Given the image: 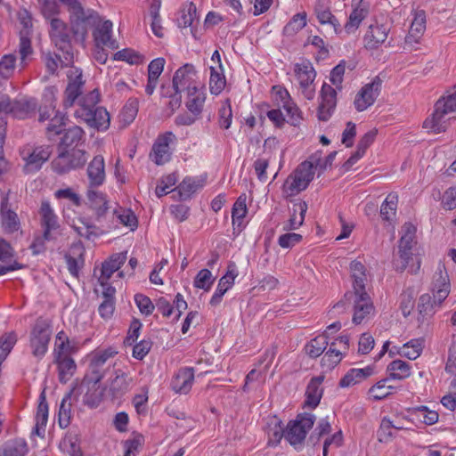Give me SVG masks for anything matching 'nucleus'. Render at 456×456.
I'll return each mask as SVG.
<instances>
[{"label": "nucleus", "mask_w": 456, "mask_h": 456, "mask_svg": "<svg viewBox=\"0 0 456 456\" xmlns=\"http://www.w3.org/2000/svg\"><path fill=\"white\" fill-rule=\"evenodd\" d=\"M49 36L54 45L64 54L67 62L73 61V52L68 25L60 18L48 20Z\"/></svg>", "instance_id": "nucleus-5"}, {"label": "nucleus", "mask_w": 456, "mask_h": 456, "mask_svg": "<svg viewBox=\"0 0 456 456\" xmlns=\"http://www.w3.org/2000/svg\"><path fill=\"white\" fill-rule=\"evenodd\" d=\"M187 100L185 105L193 116H200L206 101L204 86L199 85L194 90L186 92Z\"/></svg>", "instance_id": "nucleus-30"}, {"label": "nucleus", "mask_w": 456, "mask_h": 456, "mask_svg": "<svg viewBox=\"0 0 456 456\" xmlns=\"http://www.w3.org/2000/svg\"><path fill=\"white\" fill-rule=\"evenodd\" d=\"M381 80L378 77L366 84L355 95L354 104L358 111H363L371 106L379 94Z\"/></svg>", "instance_id": "nucleus-14"}, {"label": "nucleus", "mask_w": 456, "mask_h": 456, "mask_svg": "<svg viewBox=\"0 0 456 456\" xmlns=\"http://www.w3.org/2000/svg\"><path fill=\"white\" fill-rule=\"evenodd\" d=\"M144 438L142 435H134L132 438L124 442L123 456H136L140 447L142 445Z\"/></svg>", "instance_id": "nucleus-60"}, {"label": "nucleus", "mask_w": 456, "mask_h": 456, "mask_svg": "<svg viewBox=\"0 0 456 456\" xmlns=\"http://www.w3.org/2000/svg\"><path fill=\"white\" fill-rule=\"evenodd\" d=\"M65 116L60 112H56L53 118H50V123L46 127V134L49 139L52 136L59 134L61 132L62 126H64Z\"/></svg>", "instance_id": "nucleus-62"}, {"label": "nucleus", "mask_w": 456, "mask_h": 456, "mask_svg": "<svg viewBox=\"0 0 456 456\" xmlns=\"http://www.w3.org/2000/svg\"><path fill=\"white\" fill-rule=\"evenodd\" d=\"M314 420V416L310 413L298 414L295 419L289 422L285 438L294 446L300 444L313 428Z\"/></svg>", "instance_id": "nucleus-6"}, {"label": "nucleus", "mask_w": 456, "mask_h": 456, "mask_svg": "<svg viewBox=\"0 0 456 456\" xmlns=\"http://www.w3.org/2000/svg\"><path fill=\"white\" fill-rule=\"evenodd\" d=\"M86 197L89 208L94 212L95 219L98 222L106 220L110 211L105 195L94 189H88Z\"/></svg>", "instance_id": "nucleus-20"}, {"label": "nucleus", "mask_w": 456, "mask_h": 456, "mask_svg": "<svg viewBox=\"0 0 456 456\" xmlns=\"http://www.w3.org/2000/svg\"><path fill=\"white\" fill-rule=\"evenodd\" d=\"M104 372L102 367L94 366L93 362H89L88 372L80 384L78 389L95 387L103 379Z\"/></svg>", "instance_id": "nucleus-45"}, {"label": "nucleus", "mask_w": 456, "mask_h": 456, "mask_svg": "<svg viewBox=\"0 0 456 456\" xmlns=\"http://www.w3.org/2000/svg\"><path fill=\"white\" fill-rule=\"evenodd\" d=\"M426 31V14L424 11H416L411 21L408 35L405 37V44L413 46L419 44Z\"/></svg>", "instance_id": "nucleus-23"}, {"label": "nucleus", "mask_w": 456, "mask_h": 456, "mask_svg": "<svg viewBox=\"0 0 456 456\" xmlns=\"http://www.w3.org/2000/svg\"><path fill=\"white\" fill-rule=\"evenodd\" d=\"M387 371L394 379H403L411 375V365L402 360H395L387 366Z\"/></svg>", "instance_id": "nucleus-49"}, {"label": "nucleus", "mask_w": 456, "mask_h": 456, "mask_svg": "<svg viewBox=\"0 0 456 456\" xmlns=\"http://www.w3.org/2000/svg\"><path fill=\"white\" fill-rule=\"evenodd\" d=\"M388 32L389 28L386 25H370L363 37L364 47L368 50L378 49L386 42Z\"/></svg>", "instance_id": "nucleus-21"}, {"label": "nucleus", "mask_w": 456, "mask_h": 456, "mask_svg": "<svg viewBox=\"0 0 456 456\" xmlns=\"http://www.w3.org/2000/svg\"><path fill=\"white\" fill-rule=\"evenodd\" d=\"M294 72L298 81L302 94L307 100H313L315 96L314 81L316 72L310 61H305L295 64Z\"/></svg>", "instance_id": "nucleus-9"}, {"label": "nucleus", "mask_w": 456, "mask_h": 456, "mask_svg": "<svg viewBox=\"0 0 456 456\" xmlns=\"http://www.w3.org/2000/svg\"><path fill=\"white\" fill-rule=\"evenodd\" d=\"M398 196L396 193H389L380 207V216L383 220L392 222L396 216Z\"/></svg>", "instance_id": "nucleus-46"}, {"label": "nucleus", "mask_w": 456, "mask_h": 456, "mask_svg": "<svg viewBox=\"0 0 456 456\" xmlns=\"http://www.w3.org/2000/svg\"><path fill=\"white\" fill-rule=\"evenodd\" d=\"M416 231L417 229L412 224H404L401 230L402 235L399 240V246H401V248H409L412 249V247L415 244Z\"/></svg>", "instance_id": "nucleus-55"}, {"label": "nucleus", "mask_w": 456, "mask_h": 456, "mask_svg": "<svg viewBox=\"0 0 456 456\" xmlns=\"http://www.w3.org/2000/svg\"><path fill=\"white\" fill-rule=\"evenodd\" d=\"M28 452V446L23 438L9 440L0 447V456H26Z\"/></svg>", "instance_id": "nucleus-35"}, {"label": "nucleus", "mask_w": 456, "mask_h": 456, "mask_svg": "<svg viewBox=\"0 0 456 456\" xmlns=\"http://www.w3.org/2000/svg\"><path fill=\"white\" fill-rule=\"evenodd\" d=\"M49 405L46 401H40L36 414V424L32 434L43 437L48 420Z\"/></svg>", "instance_id": "nucleus-42"}, {"label": "nucleus", "mask_w": 456, "mask_h": 456, "mask_svg": "<svg viewBox=\"0 0 456 456\" xmlns=\"http://www.w3.org/2000/svg\"><path fill=\"white\" fill-rule=\"evenodd\" d=\"M39 214L41 224L45 231V238L53 240V232L59 228L58 216L55 214L48 200H43L40 206Z\"/></svg>", "instance_id": "nucleus-19"}, {"label": "nucleus", "mask_w": 456, "mask_h": 456, "mask_svg": "<svg viewBox=\"0 0 456 456\" xmlns=\"http://www.w3.org/2000/svg\"><path fill=\"white\" fill-rule=\"evenodd\" d=\"M176 140L172 132H166L159 134L153 144L151 158L157 165H163L169 161L171 157L170 143Z\"/></svg>", "instance_id": "nucleus-15"}, {"label": "nucleus", "mask_w": 456, "mask_h": 456, "mask_svg": "<svg viewBox=\"0 0 456 456\" xmlns=\"http://www.w3.org/2000/svg\"><path fill=\"white\" fill-rule=\"evenodd\" d=\"M58 363L59 378L61 382L68 381L76 370V363L72 358H55Z\"/></svg>", "instance_id": "nucleus-52"}, {"label": "nucleus", "mask_w": 456, "mask_h": 456, "mask_svg": "<svg viewBox=\"0 0 456 456\" xmlns=\"http://www.w3.org/2000/svg\"><path fill=\"white\" fill-rule=\"evenodd\" d=\"M40 12L46 20L58 18L60 8L55 0H37Z\"/></svg>", "instance_id": "nucleus-56"}, {"label": "nucleus", "mask_w": 456, "mask_h": 456, "mask_svg": "<svg viewBox=\"0 0 456 456\" xmlns=\"http://www.w3.org/2000/svg\"><path fill=\"white\" fill-rule=\"evenodd\" d=\"M176 183V176L175 174H169L163 176L156 186L155 193L158 198L167 195L172 191V187Z\"/></svg>", "instance_id": "nucleus-58"}, {"label": "nucleus", "mask_w": 456, "mask_h": 456, "mask_svg": "<svg viewBox=\"0 0 456 456\" xmlns=\"http://www.w3.org/2000/svg\"><path fill=\"white\" fill-rule=\"evenodd\" d=\"M373 374V369L370 366L361 369H351L339 381L341 387H350L365 380Z\"/></svg>", "instance_id": "nucleus-33"}, {"label": "nucleus", "mask_w": 456, "mask_h": 456, "mask_svg": "<svg viewBox=\"0 0 456 456\" xmlns=\"http://www.w3.org/2000/svg\"><path fill=\"white\" fill-rule=\"evenodd\" d=\"M337 106V91L330 85L324 83L320 92V102L317 110L318 119L328 121Z\"/></svg>", "instance_id": "nucleus-12"}, {"label": "nucleus", "mask_w": 456, "mask_h": 456, "mask_svg": "<svg viewBox=\"0 0 456 456\" xmlns=\"http://www.w3.org/2000/svg\"><path fill=\"white\" fill-rule=\"evenodd\" d=\"M2 226L7 233H12L20 229V220L17 214L10 208L7 197L0 205Z\"/></svg>", "instance_id": "nucleus-28"}, {"label": "nucleus", "mask_w": 456, "mask_h": 456, "mask_svg": "<svg viewBox=\"0 0 456 456\" xmlns=\"http://www.w3.org/2000/svg\"><path fill=\"white\" fill-rule=\"evenodd\" d=\"M451 290L449 275L444 266L439 265L433 275L432 294L434 302L441 305L448 297Z\"/></svg>", "instance_id": "nucleus-16"}, {"label": "nucleus", "mask_w": 456, "mask_h": 456, "mask_svg": "<svg viewBox=\"0 0 456 456\" xmlns=\"http://www.w3.org/2000/svg\"><path fill=\"white\" fill-rule=\"evenodd\" d=\"M199 85L200 83L197 81L195 68L191 64H185L175 72L172 80V90L186 93L194 90Z\"/></svg>", "instance_id": "nucleus-10"}, {"label": "nucleus", "mask_w": 456, "mask_h": 456, "mask_svg": "<svg viewBox=\"0 0 456 456\" xmlns=\"http://www.w3.org/2000/svg\"><path fill=\"white\" fill-rule=\"evenodd\" d=\"M67 77L69 83L64 93L63 100V105L66 109L74 105L76 100L82 94V89L85 85L82 71L76 67H71L68 70Z\"/></svg>", "instance_id": "nucleus-11"}, {"label": "nucleus", "mask_w": 456, "mask_h": 456, "mask_svg": "<svg viewBox=\"0 0 456 456\" xmlns=\"http://www.w3.org/2000/svg\"><path fill=\"white\" fill-rule=\"evenodd\" d=\"M84 136V131L81 127L77 126H74L66 130L63 136L61 137V141L59 144V147L64 148L70 146H77L78 142L82 140Z\"/></svg>", "instance_id": "nucleus-48"}, {"label": "nucleus", "mask_w": 456, "mask_h": 456, "mask_svg": "<svg viewBox=\"0 0 456 456\" xmlns=\"http://www.w3.org/2000/svg\"><path fill=\"white\" fill-rule=\"evenodd\" d=\"M315 14L319 22L322 25H330L335 34H341L340 23L331 12L322 4H318L315 7Z\"/></svg>", "instance_id": "nucleus-40"}, {"label": "nucleus", "mask_w": 456, "mask_h": 456, "mask_svg": "<svg viewBox=\"0 0 456 456\" xmlns=\"http://www.w3.org/2000/svg\"><path fill=\"white\" fill-rule=\"evenodd\" d=\"M203 185L204 182L201 179L186 177L175 188V190L178 191L182 200H187L198 190L201 189Z\"/></svg>", "instance_id": "nucleus-44"}, {"label": "nucleus", "mask_w": 456, "mask_h": 456, "mask_svg": "<svg viewBox=\"0 0 456 456\" xmlns=\"http://www.w3.org/2000/svg\"><path fill=\"white\" fill-rule=\"evenodd\" d=\"M130 385V379L127 375L120 370H117L114 371V377L109 380V389L112 396H121L126 390H128Z\"/></svg>", "instance_id": "nucleus-37"}, {"label": "nucleus", "mask_w": 456, "mask_h": 456, "mask_svg": "<svg viewBox=\"0 0 456 456\" xmlns=\"http://www.w3.org/2000/svg\"><path fill=\"white\" fill-rule=\"evenodd\" d=\"M75 115L97 130H107L110 126V114L104 108L97 107L92 110L77 109Z\"/></svg>", "instance_id": "nucleus-13"}, {"label": "nucleus", "mask_w": 456, "mask_h": 456, "mask_svg": "<svg viewBox=\"0 0 456 456\" xmlns=\"http://www.w3.org/2000/svg\"><path fill=\"white\" fill-rule=\"evenodd\" d=\"M325 165H322L321 154L315 153L300 163L297 167L286 178L282 185V194L285 198L297 195L305 191L314 180L315 172H323Z\"/></svg>", "instance_id": "nucleus-1"}, {"label": "nucleus", "mask_w": 456, "mask_h": 456, "mask_svg": "<svg viewBox=\"0 0 456 456\" xmlns=\"http://www.w3.org/2000/svg\"><path fill=\"white\" fill-rule=\"evenodd\" d=\"M193 380V369L183 368L180 369L173 378L171 387L175 392L186 395L191 390Z\"/></svg>", "instance_id": "nucleus-27"}, {"label": "nucleus", "mask_w": 456, "mask_h": 456, "mask_svg": "<svg viewBox=\"0 0 456 456\" xmlns=\"http://www.w3.org/2000/svg\"><path fill=\"white\" fill-rule=\"evenodd\" d=\"M89 189L102 185L105 180V164L102 156H95L87 167Z\"/></svg>", "instance_id": "nucleus-26"}, {"label": "nucleus", "mask_w": 456, "mask_h": 456, "mask_svg": "<svg viewBox=\"0 0 456 456\" xmlns=\"http://www.w3.org/2000/svg\"><path fill=\"white\" fill-rule=\"evenodd\" d=\"M52 148L49 145H26L20 150V157L24 161L23 171L33 174L41 169L50 159Z\"/></svg>", "instance_id": "nucleus-4"}, {"label": "nucleus", "mask_w": 456, "mask_h": 456, "mask_svg": "<svg viewBox=\"0 0 456 456\" xmlns=\"http://www.w3.org/2000/svg\"><path fill=\"white\" fill-rule=\"evenodd\" d=\"M112 22L110 20H102L100 17V21L94 26L93 36L95 45L98 48L108 47L112 50L117 49L118 45L115 39L111 37Z\"/></svg>", "instance_id": "nucleus-18"}, {"label": "nucleus", "mask_w": 456, "mask_h": 456, "mask_svg": "<svg viewBox=\"0 0 456 456\" xmlns=\"http://www.w3.org/2000/svg\"><path fill=\"white\" fill-rule=\"evenodd\" d=\"M450 115L446 110L438 108L436 103L432 115L424 121L423 126L433 134L445 132L453 118Z\"/></svg>", "instance_id": "nucleus-17"}, {"label": "nucleus", "mask_w": 456, "mask_h": 456, "mask_svg": "<svg viewBox=\"0 0 456 456\" xmlns=\"http://www.w3.org/2000/svg\"><path fill=\"white\" fill-rule=\"evenodd\" d=\"M198 20L199 17L197 14L196 5L191 2L184 4L179 12V17L177 18L178 26L181 28L191 27V32L192 36L196 37L193 25L195 22H198Z\"/></svg>", "instance_id": "nucleus-34"}, {"label": "nucleus", "mask_w": 456, "mask_h": 456, "mask_svg": "<svg viewBox=\"0 0 456 456\" xmlns=\"http://www.w3.org/2000/svg\"><path fill=\"white\" fill-rule=\"evenodd\" d=\"M350 272L354 293H366L365 286L368 281V275L363 264L358 260L352 261L350 264Z\"/></svg>", "instance_id": "nucleus-31"}, {"label": "nucleus", "mask_w": 456, "mask_h": 456, "mask_svg": "<svg viewBox=\"0 0 456 456\" xmlns=\"http://www.w3.org/2000/svg\"><path fill=\"white\" fill-rule=\"evenodd\" d=\"M18 20L23 27L20 31L19 54L20 64L25 66L28 58L33 53L30 41L32 18L27 10H21L18 13Z\"/></svg>", "instance_id": "nucleus-8"}, {"label": "nucleus", "mask_w": 456, "mask_h": 456, "mask_svg": "<svg viewBox=\"0 0 456 456\" xmlns=\"http://www.w3.org/2000/svg\"><path fill=\"white\" fill-rule=\"evenodd\" d=\"M307 208L308 207L305 201L294 203L292 215L289 219L288 224L284 225L283 230L290 231L298 229L304 223Z\"/></svg>", "instance_id": "nucleus-39"}, {"label": "nucleus", "mask_w": 456, "mask_h": 456, "mask_svg": "<svg viewBox=\"0 0 456 456\" xmlns=\"http://www.w3.org/2000/svg\"><path fill=\"white\" fill-rule=\"evenodd\" d=\"M209 69V91L212 94L218 95L226 86L224 68L220 66H210Z\"/></svg>", "instance_id": "nucleus-41"}, {"label": "nucleus", "mask_w": 456, "mask_h": 456, "mask_svg": "<svg viewBox=\"0 0 456 456\" xmlns=\"http://www.w3.org/2000/svg\"><path fill=\"white\" fill-rule=\"evenodd\" d=\"M322 380V377H316L311 379L305 391L307 399H322L323 395Z\"/></svg>", "instance_id": "nucleus-63"}, {"label": "nucleus", "mask_w": 456, "mask_h": 456, "mask_svg": "<svg viewBox=\"0 0 456 456\" xmlns=\"http://www.w3.org/2000/svg\"><path fill=\"white\" fill-rule=\"evenodd\" d=\"M109 216L110 217L109 227H118L122 224L132 231L137 227V218L130 209L117 207L110 211Z\"/></svg>", "instance_id": "nucleus-25"}, {"label": "nucleus", "mask_w": 456, "mask_h": 456, "mask_svg": "<svg viewBox=\"0 0 456 456\" xmlns=\"http://www.w3.org/2000/svg\"><path fill=\"white\" fill-rule=\"evenodd\" d=\"M126 258V252H120L112 255L109 260L102 264L101 275L98 278V281L102 287L107 285V281H109L111 275L121 267Z\"/></svg>", "instance_id": "nucleus-24"}, {"label": "nucleus", "mask_w": 456, "mask_h": 456, "mask_svg": "<svg viewBox=\"0 0 456 456\" xmlns=\"http://www.w3.org/2000/svg\"><path fill=\"white\" fill-rule=\"evenodd\" d=\"M51 333L50 325L46 321L38 319L36 322L30 333V346L34 356L41 358L45 354Z\"/></svg>", "instance_id": "nucleus-7"}, {"label": "nucleus", "mask_w": 456, "mask_h": 456, "mask_svg": "<svg viewBox=\"0 0 456 456\" xmlns=\"http://www.w3.org/2000/svg\"><path fill=\"white\" fill-rule=\"evenodd\" d=\"M373 311L374 307L367 292L354 293V323L361 324L373 314Z\"/></svg>", "instance_id": "nucleus-22"}, {"label": "nucleus", "mask_w": 456, "mask_h": 456, "mask_svg": "<svg viewBox=\"0 0 456 456\" xmlns=\"http://www.w3.org/2000/svg\"><path fill=\"white\" fill-rule=\"evenodd\" d=\"M16 57L14 54H6L0 60V77H10L15 69Z\"/></svg>", "instance_id": "nucleus-61"}, {"label": "nucleus", "mask_w": 456, "mask_h": 456, "mask_svg": "<svg viewBox=\"0 0 456 456\" xmlns=\"http://www.w3.org/2000/svg\"><path fill=\"white\" fill-rule=\"evenodd\" d=\"M17 341L14 333H6L0 338V361L4 362Z\"/></svg>", "instance_id": "nucleus-59"}, {"label": "nucleus", "mask_w": 456, "mask_h": 456, "mask_svg": "<svg viewBox=\"0 0 456 456\" xmlns=\"http://www.w3.org/2000/svg\"><path fill=\"white\" fill-rule=\"evenodd\" d=\"M238 276V271L235 264H230L227 267L226 273L219 280L216 289L224 294L231 289L234 283L235 278Z\"/></svg>", "instance_id": "nucleus-54"}, {"label": "nucleus", "mask_w": 456, "mask_h": 456, "mask_svg": "<svg viewBox=\"0 0 456 456\" xmlns=\"http://www.w3.org/2000/svg\"><path fill=\"white\" fill-rule=\"evenodd\" d=\"M37 103L36 100H20L11 102L8 107L7 113L12 114L14 118L24 119L33 114L37 109Z\"/></svg>", "instance_id": "nucleus-32"}, {"label": "nucleus", "mask_w": 456, "mask_h": 456, "mask_svg": "<svg viewBox=\"0 0 456 456\" xmlns=\"http://www.w3.org/2000/svg\"><path fill=\"white\" fill-rule=\"evenodd\" d=\"M343 355L344 352L341 349L330 346V349L322 358L321 363L322 368L332 370L341 362Z\"/></svg>", "instance_id": "nucleus-51"}, {"label": "nucleus", "mask_w": 456, "mask_h": 456, "mask_svg": "<svg viewBox=\"0 0 456 456\" xmlns=\"http://www.w3.org/2000/svg\"><path fill=\"white\" fill-rule=\"evenodd\" d=\"M438 108H442L450 114L456 112V90L448 92L446 95L441 97L436 102Z\"/></svg>", "instance_id": "nucleus-64"}, {"label": "nucleus", "mask_w": 456, "mask_h": 456, "mask_svg": "<svg viewBox=\"0 0 456 456\" xmlns=\"http://www.w3.org/2000/svg\"><path fill=\"white\" fill-rule=\"evenodd\" d=\"M306 12H299L295 14L283 28L286 36H293L300 31L306 25Z\"/></svg>", "instance_id": "nucleus-50"}, {"label": "nucleus", "mask_w": 456, "mask_h": 456, "mask_svg": "<svg viewBox=\"0 0 456 456\" xmlns=\"http://www.w3.org/2000/svg\"><path fill=\"white\" fill-rule=\"evenodd\" d=\"M78 345L76 341L70 340L64 331H60L54 343L55 358H71L70 355L76 353Z\"/></svg>", "instance_id": "nucleus-29"}, {"label": "nucleus", "mask_w": 456, "mask_h": 456, "mask_svg": "<svg viewBox=\"0 0 456 456\" xmlns=\"http://www.w3.org/2000/svg\"><path fill=\"white\" fill-rule=\"evenodd\" d=\"M423 343H424V340L421 339V338H416V339H411L410 340L409 342L405 343L402 347L400 348H397V347H394V350H390L389 351V354L390 355H393L394 354H398L402 356H404L410 360H415L417 359L422 350H423Z\"/></svg>", "instance_id": "nucleus-36"}, {"label": "nucleus", "mask_w": 456, "mask_h": 456, "mask_svg": "<svg viewBox=\"0 0 456 456\" xmlns=\"http://www.w3.org/2000/svg\"><path fill=\"white\" fill-rule=\"evenodd\" d=\"M71 30L74 39L77 42L84 44L88 29L94 28L100 21L99 14L92 10H85L83 6H79L78 10L69 12Z\"/></svg>", "instance_id": "nucleus-2"}, {"label": "nucleus", "mask_w": 456, "mask_h": 456, "mask_svg": "<svg viewBox=\"0 0 456 456\" xmlns=\"http://www.w3.org/2000/svg\"><path fill=\"white\" fill-rule=\"evenodd\" d=\"M86 159V153L83 150L76 148L65 150L58 147V155L51 162V167L55 173L64 175L73 169L82 167Z\"/></svg>", "instance_id": "nucleus-3"}, {"label": "nucleus", "mask_w": 456, "mask_h": 456, "mask_svg": "<svg viewBox=\"0 0 456 456\" xmlns=\"http://www.w3.org/2000/svg\"><path fill=\"white\" fill-rule=\"evenodd\" d=\"M266 433L269 437V443L273 444H278L282 436H285L281 421L278 417L272 416L269 418L266 426Z\"/></svg>", "instance_id": "nucleus-47"}, {"label": "nucleus", "mask_w": 456, "mask_h": 456, "mask_svg": "<svg viewBox=\"0 0 456 456\" xmlns=\"http://www.w3.org/2000/svg\"><path fill=\"white\" fill-rule=\"evenodd\" d=\"M326 335H321L312 339L305 346L306 353L314 358L320 356L328 346Z\"/></svg>", "instance_id": "nucleus-53"}, {"label": "nucleus", "mask_w": 456, "mask_h": 456, "mask_svg": "<svg viewBox=\"0 0 456 456\" xmlns=\"http://www.w3.org/2000/svg\"><path fill=\"white\" fill-rule=\"evenodd\" d=\"M368 12L369 10L365 5L356 6L350 13L342 33L345 32L347 35L355 33L362 21L367 17Z\"/></svg>", "instance_id": "nucleus-38"}, {"label": "nucleus", "mask_w": 456, "mask_h": 456, "mask_svg": "<svg viewBox=\"0 0 456 456\" xmlns=\"http://www.w3.org/2000/svg\"><path fill=\"white\" fill-rule=\"evenodd\" d=\"M117 354L118 352L111 347L103 350H98L93 352L90 354L89 361L93 362L94 366H99L102 368L106 362L109 359L113 358Z\"/></svg>", "instance_id": "nucleus-57"}, {"label": "nucleus", "mask_w": 456, "mask_h": 456, "mask_svg": "<svg viewBox=\"0 0 456 456\" xmlns=\"http://www.w3.org/2000/svg\"><path fill=\"white\" fill-rule=\"evenodd\" d=\"M247 196L246 194H241L235 203L233 204L232 209V225L233 229H238L239 231L241 230L242 227V220L246 216L248 213L247 208Z\"/></svg>", "instance_id": "nucleus-43"}]
</instances>
